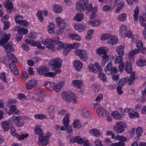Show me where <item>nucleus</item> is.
Instances as JSON below:
<instances>
[{
    "mask_svg": "<svg viewBox=\"0 0 146 146\" xmlns=\"http://www.w3.org/2000/svg\"><path fill=\"white\" fill-rule=\"evenodd\" d=\"M10 36L11 35L9 34L4 35V37L1 38L0 40V45L2 46L7 52L9 53L8 55L9 59L12 61V62L9 64V67L11 72L14 75L17 76L18 74V72L16 65L14 63H17V60L13 54L9 53L10 52H13L14 49L12 46V44L7 42L10 39Z\"/></svg>",
    "mask_w": 146,
    "mask_h": 146,
    "instance_id": "nucleus-1",
    "label": "nucleus"
},
{
    "mask_svg": "<svg viewBox=\"0 0 146 146\" xmlns=\"http://www.w3.org/2000/svg\"><path fill=\"white\" fill-rule=\"evenodd\" d=\"M62 61L59 58L51 59L49 63L50 66H52V70L56 72L60 73L61 72L60 68L61 66Z\"/></svg>",
    "mask_w": 146,
    "mask_h": 146,
    "instance_id": "nucleus-2",
    "label": "nucleus"
},
{
    "mask_svg": "<svg viewBox=\"0 0 146 146\" xmlns=\"http://www.w3.org/2000/svg\"><path fill=\"white\" fill-rule=\"evenodd\" d=\"M64 82L62 81L58 84L51 82H47L44 84L45 87L47 89L50 90L52 88L56 92H58L60 89L64 86Z\"/></svg>",
    "mask_w": 146,
    "mask_h": 146,
    "instance_id": "nucleus-3",
    "label": "nucleus"
},
{
    "mask_svg": "<svg viewBox=\"0 0 146 146\" xmlns=\"http://www.w3.org/2000/svg\"><path fill=\"white\" fill-rule=\"evenodd\" d=\"M37 71L40 75H43L45 76L49 77H54L56 74L59 73L56 72H48V69L46 67L38 69Z\"/></svg>",
    "mask_w": 146,
    "mask_h": 146,
    "instance_id": "nucleus-4",
    "label": "nucleus"
},
{
    "mask_svg": "<svg viewBox=\"0 0 146 146\" xmlns=\"http://www.w3.org/2000/svg\"><path fill=\"white\" fill-rule=\"evenodd\" d=\"M56 21L57 26L60 27V28L56 31V33L58 34H60L64 31V28L66 26V24L64 21L60 17L56 19Z\"/></svg>",
    "mask_w": 146,
    "mask_h": 146,
    "instance_id": "nucleus-5",
    "label": "nucleus"
},
{
    "mask_svg": "<svg viewBox=\"0 0 146 146\" xmlns=\"http://www.w3.org/2000/svg\"><path fill=\"white\" fill-rule=\"evenodd\" d=\"M116 124L117 126L114 127V129L117 133H121L125 131L124 128L127 127V124L122 121L117 122Z\"/></svg>",
    "mask_w": 146,
    "mask_h": 146,
    "instance_id": "nucleus-6",
    "label": "nucleus"
},
{
    "mask_svg": "<svg viewBox=\"0 0 146 146\" xmlns=\"http://www.w3.org/2000/svg\"><path fill=\"white\" fill-rule=\"evenodd\" d=\"M76 54L80 57L81 60L83 61H86L87 58V54L84 50L77 49L75 51Z\"/></svg>",
    "mask_w": 146,
    "mask_h": 146,
    "instance_id": "nucleus-7",
    "label": "nucleus"
},
{
    "mask_svg": "<svg viewBox=\"0 0 146 146\" xmlns=\"http://www.w3.org/2000/svg\"><path fill=\"white\" fill-rule=\"evenodd\" d=\"M88 4V0H83L82 3L78 2L76 4V9L77 11L81 12L82 10H84L87 9Z\"/></svg>",
    "mask_w": 146,
    "mask_h": 146,
    "instance_id": "nucleus-8",
    "label": "nucleus"
},
{
    "mask_svg": "<svg viewBox=\"0 0 146 146\" xmlns=\"http://www.w3.org/2000/svg\"><path fill=\"white\" fill-rule=\"evenodd\" d=\"M88 68L90 71L95 73L97 72V70L99 72L102 70L99 64L96 63H95L94 65L92 64L89 65Z\"/></svg>",
    "mask_w": 146,
    "mask_h": 146,
    "instance_id": "nucleus-9",
    "label": "nucleus"
},
{
    "mask_svg": "<svg viewBox=\"0 0 146 146\" xmlns=\"http://www.w3.org/2000/svg\"><path fill=\"white\" fill-rule=\"evenodd\" d=\"M69 117V114L68 113L66 114L62 122L63 125L60 128V129L61 131L66 130V128L68 125L70 121V120L68 119Z\"/></svg>",
    "mask_w": 146,
    "mask_h": 146,
    "instance_id": "nucleus-10",
    "label": "nucleus"
},
{
    "mask_svg": "<svg viewBox=\"0 0 146 146\" xmlns=\"http://www.w3.org/2000/svg\"><path fill=\"white\" fill-rule=\"evenodd\" d=\"M39 139L40 141L38 144L40 146L47 145L48 143L49 139L47 138L46 136H44L43 135L39 136Z\"/></svg>",
    "mask_w": 146,
    "mask_h": 146,
    "instance_id": "nucleus-11",
    "label": "nucleus"
},
{
    "mask_svg": "<svg viewBox=\"0 0 146 146\" xmlns=\"http://www.w3.org/2000/svg\"><path fill=\"white\" fill-rule=\"evenodd\" d=\"M42 43L44 45H47L46 47L48 48L51 49L52 50H54V45L55 44L54 41L50 39H46L43 41Z\"/></svg>",
    "mask_w": 146,
    "mask_h": 146,
    "instance_id": "nucleus-12",
    "label": "nucleus"
},
{
    "mask_svg": "<svg viewBox=\"0 0 146 146\" xmlns=\"http://www.w3.org/2000/svg\"><path fill=\"white\" fill-rule=\"evenodd\" d=\"M11 134L13 136H15L17 138L18 137L19 139H23L27 137L29 135L28 134H26L25 135H22L19 136L18 134L15 132L16 130L13 127H11Z\"/></svg>",
    "mask_w": 146,
    "mask_h": 146,
    "instance_id": "nucleus-13",
    "label": "nucleus"
},
{
    "mask_svg": "<svg viewBox=\"0 0 146 146\" xmlns=\"http://www.w3.org/2000/svg\"><path fill=\"white\" fill-rule=\"evenodd\" d=\"M96 112L98 115L102 117L107 116L108 113V112L102 107L97 108L96 110Z\"/></svg>",
    "mask_w": 146,
    "mask_h": 146,
    "instance_id": "nucleus-14",
    "label": "nucleus"
},
{
    "mask_svg": "<svg viewBox=\"0 0 146 146\" xmlns=\"http://www.w3.org/2000/svg\"><path fill=\"white\" fill-rule=\"evenodd\" d=\"M37 83L36 81L32 80L28 81L26 84V87L27 90H30L36 86Z\"/></svg>",
    "mask_w": 146,
    "mask_h": 146,
    "instance_id": "nucleus-15",
    "label": "nucleus"
},
{
    "mask_svg": "<svg viewBox=\"0 0 146 146\" xmlns=\"http://www.w3.org/2000/svg\"><path fill=\"white\" fill-rule=\"evenodd\" d=\"M126 82H128V84L129 86L132 85L134 83V80L135 78V73L133 72L131 73V75L129 78L125 77Z\"/></svg>",
    "mask_w": 146,
    "mask_h": 146,
    "instance_id": "nucleus-16",
    "label": "nucleus"
},
{
    "mask_svg": "<svg viewBox=\"0 0 146 146\" xmlns=\"http://www.w3.org/2000/svg\"><path fill=\"white\" fill-rule=\"evenodd\" d=\"M62 97L63 100L68 103H70L72 100V97L68 92H64L62 94Z\"/></svg>",
    "mask_w": 146,
    "mask_h": 146,
    "instance_id": "nucleus-17",
    "label": "nucleus"
},
{
    "mask_svg": "<svg viewBox=\"0 0 146 146\" xmlns=\"http://www.w3.org/2000/svg\"><path fill=\"white\" fill-rule=\"evenodd\" d=\"M119 0H115L114 2V5L115 7L118 5H120V6H119L118 8H116L115 10L116 13H118L119 12L120 10L124 6V3L123 2H120L119 3Z\"/></svg>",
    "mask_w": 146,
    "mask_h": 146,
    "instance_id": "nucleus-18",
    "label": "nucleus"
},
{
    "mask_svg": "<svg viewBox=\"0 0 146 146\" xmlns=\"http://www.w3.org/2000/svg\"><path fill=\"white\" fill-rule=\"evenodd\" d=\"M118 42L117 38L115 36L112 35L110 34V36L108 40V43L111 45L115 44Z\"/></svg>",
    "mask_w": 146,
    "mask_h": 146,
    "instance_id": "nucleus-19",
    "label": "nucleus"
},
{
    "mask_svg": "<svg viewBox=\"0 0 146 146\" xmlns=\"http://www.w3.org/2000/svg\"><path fill=\"white\" fill-rule=\"evenodd\" d=\"M73 63L74 68L77 71H79L80 69L82 68L83 64L80 60H75L74 61Z\"/></svg>",
    "mask_w": 146,
    "mask_h": 146,
    "instance_id": "nucleus-20",
    "label": "nucleus"
},
{
    "mask_svg": "<svg viewBox=\"0 0 146 146\" xmlns=\"http://www.w3.org/2000/svg\"><path fill=\"white\" fill-rule=\"evenodd\" d=\"M15 30L17 31L18 33L21 32L23 34H26L28 33V29L20 26H16Z\"/></svg>",
    "mask_w": 146,
    "mask_h": 146,
    "instance_id": "nucleus-21",
    "label": "nucleus"
},
{
    "mask_svg": "<svg viewBox=\"0 0 146 146\" xmlns=\"http://www.w3.org/2000/svg\"><path fill=\"white\" fill-rule=\"evenodd\" d=\"M89 133L91 135L96 137H98L101 134L100 131L95 128L91 129Z\"/></svg>",
    "mask_w": 146,
    "mask_h": 146,
    "instance_id": "nucleus-22",
    "label": "nucleus"
},
{
    "mask_svg": "<svg viewBox=\"0 0 146 146\" xmlns=\"http://www.w3.org/2000/svg\"><path fill=\"white\" fill-rule=\"evenodd\" d=\"M83 14L82 13H78L74 17L73 20L77 21H81L84 18Z\"/></svg>",
    "mask_w": 146,
    "mask_h": 146,
    "instance_id": "nucleus-23",
    "label": "nucleus"
},
{
    "mask_svg": "<svg viewBox=\"0 0 146 146\" xmlns=\"http://www.w3.org/2000/svg\"><path fill=\"white\" fill-rule=\"evenodd\" d=\"M41 126L40 125H37L35 129V133L36 134L42 135H43V133L42 130L41 128Z\"/></svg>",
    "mask_w": 146,
    "mask_h": 146,
    "instance_id": "nucleus-24",
    "label": "nucleus"
},
{
    "mask_svg": "<svg viewBox=\"0 0 146 146\" xmlns=\"http://www.w3.org/2000/svg\"><path fill=\"white\" fill-rule=\"evenodd\" d=\"M126 72L128 74H131L132 72V69L131 65L128 62H126L125 65V68Z\"/></svg>",
    "mask_w": 146,
    "mask_h": 146,
    "instance_id": "nucleus-25",
    "label": "nucleus"
},
{
    "mask_svg": "<svg viewBox=\"0 0 146 146\" xmlns=\"http://www.w3.org/2000/svg\"><path fill=\"white\" fill-rule=\"evenodd\" d=\"M102 59L101 64L102 66H104L106 64V63L108 61L109 58L107 53L103 55L102 56Z\"/></svg>",
    "mask_w": 146,
    "mask_h": 146,
    "instance_id": "nucleus-26",
    "label": "nucleus"
},
{
    "mask_svg": "<svg viewBox=\"0 0 146 146\" xmlns=\"http://www.w3.org/2000/svg\"><path fill=\"white\" fill-rule=\"evenodd\" d=\"M75 86L77 88H79L82 85L83 81L82 80H75L72 81Z\"/></svg>",
    "mask_w": 146,
    "mask_h": 146,
    "instance_id": "nucleus-27",
    "label": "nucleus"
},
{
    "mask_svg": "<svg viewBox=\"0 0 146 146\" xmlns=\"http://www.w3.org/2000/svg\"><path fill=\"white\" fill-rule=\"evenodd\" d=\"M97 53L99 55H104L107 53L108 51L106 47H101L97 49Z\"/></svg>",
    "mask_w": 146,
    "mask_h": 146,
    "instance_id": "nucleus-28",
    "label": "nucleus"
},
{
    "mask_svg": "<svg viewBox=\"0 0 146 146\" xmlns=\"http://www.w3.org/2000/svg\"><path fill=\"white\" fill-rule=\"evenodd\" d=\"M4 5L8 9L10 10L12 9L13 8V5L12 3L9 0H7L6 1Z\"/></svg>",
    "mask_w": 146,
    "mask_h": 146,
    "instance_id": "nucleus-29",
    "label": "nucleus"
},
{
    "mask_svg": "<svg viewBox=\"0 0 146 146\" xmlns=\"http://www.w3.org/2000/svg\"><path fill=\"white\" fill-rule=\"evenodd\" d=\"M111 114L115 119L120 120L122 118V115L117 111L112 112Z\"/></svg>",
    "mask_w": 146,
    "mask_h": 146,
    "instance_id": "nucleus-30",
    "label": "nucleus"
},
{
    "mask_svg": "<svg viewBox=\"0 0 146 146\" xmlns=\"http://www.w3.org/2000/svg\"><path fill=\"white\" fill-rule=\"evenodd\" d=\"M75 28L79 31H83L85 29L86 27L83 25L77 24L74 25Z\"/></svg>",
    "mask_w": 146,
    "mask_h": 146,
    "instance_id": "nucleus-31",
    "label": "nucleus"
},
{
    "mask_svg": "<svg viewBox=\"0 0 146 146\" xmlns=\"http://www.w3.org/2000/svg\"><path fill=\"white\" fill-rule=\"evenodd\" d=\"M116 51L119 55L122 56L124 55V48L122 46H118L117 48Z\"/></svg>",
    "mask_w": 146,
    "mask_h": 146,
    "instance_id": "nucleus-32",
    "label": "nucleus"
},
{
    "mask_svg": "<svg viewBox=\"0 0 146 146\" xmlns=\"http://www.w3.org/2000/svg\"><path fill=\"white\" fill-rule=\"evenodd\" d=\"M81 114L84 117L87 118L90 116V113L87 110L85 109L82 110Z\"/></svg>",
    "mask_w": 146,
    "mask_h": 146,
    "instance_id": "nucleus-33",
    "label": "nucleus"
},
{
    "mask_svg": "<svg viewBox=\"0 0 146 146\" xmlns=\"http://www.w3.org/2000/svg\"><path fill=\"white\" fill-rule=\"evenodd\" d=\"M132 32L129 31L126 33L125 36L129 38H131V41L132 42H133L136 41V40L135 39L134 35H132Z\"/></svg>",
    "mask_w": 146,
    "mask_h": 146,
    "instance_id": "nucleus-34",
    "label": "nucleus"
},
{
    "mask_svg": "<svg viewBox=\"0 0 146 146\" xmlns=\"http://www.w3.org/2000/svg\"><path fill=\"white\" fill-rule=\"evenodd\" d=\"M2 125L4 131H7L9 129V127L10 125L8 122L5 121L2 122Z\"/></svg>",
    "mask_w": 146,
    "mask_h": 146,
    "instance_id": "nucleus-35",
    "label": "nucleus"
},
{
    "mask_svg": "<svg viewBox=\"0 0 146 146\" xmlns=\"http://www.w3.org/2000/svg\"><path fill=\"white\" fill-rule=\"evenodd\" d=\"M54 27L55 25L52 23H49L48 27V32L49 33L52 34L54 33Z\"/></svg>",
    "mask_w": 146,
    "mask_h": 146,
    "instance_id": "nucleus-36",
    "label": "nucleus"
},
{
    "mask_svg": "<svg viewBox=\"0 0 146 146\" xmlns=\"http://www.w3.org/2000/svg\"><path fill=\"white\" fill-rule=\"evenodd\" d=\"M127 27L126 26L124 25H122L120 29V33L121 36L123 37H125L126 33V30Z\"/></svg>",
    "mask_w": 146,
    "mask_h": 146,
    "instance_id": "nucleus-37",
    "label": "nucleus"
},
{
    "mask_svg": "<svg viewBox=\"0 0 146 146\" xmlns=\"http://www.w3.org/2000/svg\"><path fill=\"white\" fill-rule=\"evenodd\" d=\"M80 45V44L76 42L74 43H72V44H67L66 49H71L73 48H76L77 47L79 46Z\"/></svg>",
    "mask_w": 146,
    "mask_h": 146,
    "instance_id": "nucleus-38",
    "label": "nucleus"
},
{
    "mask_svg": "<svg viewBox=\"0 0 146 146\" xmlns=\"http://www.w3.org/2000/svg\"><path fill=\"white\" fill-rule=\"evenodd\" d=\"M53 10L56 13H60L62 10V8L60 6L56 4L54 6Z\"/></svg>",
    "mask_w": 146,
    "mask_h": 146,
    "instance_id": "nucleus-39",
    "label": "nucleus"
},
{
    "mask_svg": "<svg viewBox=\"0 0 146 146\" xmlns=\"http://www.w3.org/2000/svg\"><path fill=\"white\" fill-rule=\"evenodd\" d=\"M100 23V21L99 20H95L94 21H90L88 22L89 25H91L92 26H97Z\"/></svg>",
    "mask_w": 146,
    "mask_h": 146,
    "instance_id": "nucleus-40",
    "label": "nucleus"
},
{
    "mask_svg": "<svg viewBox=\"0 0 146 146\" xmlns=\"http://www.w3.org/2000/svg\"><path fill=\"white\" fill-rule=\"evenodd\" d=\"M55 46H56V47H57V46H58L59 48L57 49L60 50L63 48L64 49H66L67 48L66 46H67V44H66L65 46H64V44L62 42L59 41L58 42L57 44H55Z\"/></svg>",
    "mask_w": 146,
    "mask_h": 146,
    "instance_id": "nucleus-41",
    "label": "nucleus"
},
{
    "mask_svg": "<svg viewBox=\"0 0 146 146\" xmlns=\"http://www.w3.org/2000/svg\"><path fill=\"white\" fill-rule=\"evenodd\" d=\"M139 8L138 7H137L134 10L133 15L134 20L135 21H138V17L139 15Z\"/></svg>",
    "mask_w": 146,
    "mask_h": 146,
    "instance_id": "nucleus-42",
    "label": "nucleus"
},
{
    "mask_svg": "<svg viewBox=\"0 0 146 146\" xmlns=\"http://www.w3.org/2000/svg\"><path fill=\"white\" fill-rule=\"evenodd\" d=\"M126 15L125 13L121 14L117 18V20L121 22H123L126 20Z\"/></svg>",
    "mask_w": 146,
    "mask_h": 146,
    "instance_id": "nucleus-43",
    "label": "nucleus"
},
{
    "mask_svg": "<svg viewBox=\"0 0 146 146\" xmlns=\"http://www.w3.org/2000/svg\"><path fill=\"white\" fill-rule=\"evenodd\" d=\"M137 65L139 66H143L146 65V60L143 59H140L137 61Z\"/></svg>",
    "mask_w": 146,
    "mask_h": 146,
    "instance_id": "nucleus-44",
    "label": "nucleus"
},
{
    "mask_svg": "<svg viewBox=\"0 0 146 146\" xmlns=\"http://www.w3.org/2000/svg\"><path fill=\"white\" fill-rule=\"evenodd\" d=\"M122 56L119 55L115 58L114 62L115 64H119L123 62V57Z\"/></svg>",
    "mask_w": 146,
    "mask_h": 146,
    "instance_id": "nucleus-45",
    "label": "nucleus"
},
{
    "mask_svg": "<svg viewBox=\"0 0 146 146\" xmlns=\"http://www.w3.org/2000/svg\"><path fill=\"white\" fill-rule=\"evenodd\" d=\"M94 32V30L93 29L89 30L88 31L87 34L85 37L86 39L87 40H90L92 37Z\"/></svg>",
    "mask_w": 146,
    "mask_h": 146,
    "instance_id": "nucleus-46",
    "label": "nucleus"
},
{
    "mask_svg": "<svg viewBox=\"0 0 146 146\" xmlns=\"http://www.w3.org/2000/svg\"><path fill=\"white\" fill-rule=\"evenodd\" d=\"M8 111V113L9 115H10L13 113L14 112H15L16 108V106L14 105H11Z\"/></svg>",
    "mask_w": 146,
    "mask_h": 146,
    "instance_id": "nucleus-47",
    "label": "nucleus"
},
{
    "mask_svg": "<svg viewBox=\"0 0 146 146\" xmlns=\"http://www.w3.org/2000/svg\"><path fill=\"white\" fill-rule=\"evenodd\" d=\"M126 78H124L120 80L117 83V86L122 87L123 85L126 83Z\"/></svg>",
    "mask_w": 146,
    "mask_h": 146,
    "instance_id": "nucleus-48",
    "label": "nucleus"
},
{
    "mask_svg": "<svg viewBox=\"0 0 146 146\" xmlns=\"http://www.w3.org/2000/svg\"><path fill=\"white\" fill-rule=\"evenodd\" d=\"M99 78L103 82H106L107 80V78L105 74L103 73H100L98 75Z\"/></svg>",
    "mask_w": 146,
    "mask_h": 146,
    "instance_id": "nucleus-49",
    "label": "nucleus"
},
{
    "mask_svg": "<svg viewBox=\"0 0 146 146\" xmlns=\"http://www.w3.org/2000/svg\"><path fill=\"white\" fill-rule=\"evenodd\" d=\"M37 16L41 22L43 21L44 20V17L43 16L42 12V11H38V12L37 14Z\"/></svg>",
    "mask_w": 146,
    "mask_h": 146,
    "instance_id": "nucleus-50",
    "label": "nucleus"
},
{
    "mask_svg": "<svg viewBox=\"0 0 146 146\" xmlns=\"http://www.w3.org/2000/svg\"><path fill=\"white\" fill-rule=\"evenodd\" d=\"M143 128L141 127H139L136 129V133L137 137H140L142 132Z\"/></svg>",
    "mask_w": 146,
    "mask_h": 146,
    "instance_id": "nucleus-51",
    "label": "nucleus"
},
{
    "mask_svg": "<svg viewBox=\"0 0 146 146\" xmlns=\"http://www.w3.org/2000/svg\"><path fill=\"white\" fill-rule=\"evenodd\" d=\"M0 78L4 82H6L7 81L6 76L5 73L3 72L1 73H0Z\"/></svg>",
    "mask_w": 146,
    "mask_h": 146,
    "instance_id": "nucleus-52",
    "label": "nucleus"
},
{
    "mask_svg": "<svg viewBox=\"0 0 146 146\" xmlns=\"http://www.w3.org/2000/svg\"><path fill=\"white\" fill-rule=\"evenodd\" d=\"M138 52H139V50L138 49H135V50H131L129 53V56L131 57Z\"/></svg>",
    "mask_w": 146,
    "mask_h": 146,
    "instance_id": "nucleus-53",
    "label": "nucleus"
},
{
    "mask_svg": "<svg viewBox=\"0 0 146 146\" xmlns=\"http://www.w3.org/2000/svg\"><path fill=\"white\" fill-rule=\"evenodd\" d=\"M115 139L119 141H125L127 140V139L126 137L120 135H118L115 137Z\"/></svg>",
    "mask_w": 146,
    "mask_h": 146,
    "instance_id": "nucleus-54",
    "label": "nucleus"
},
{
    "mask_svg": "<svg viewBox=\"0 0 146 146\" xmlns=\"http://www.w3.org/2000/svg\"><path fill=\"white\" fill-rule=\"evenodd\" d=\"M110 36V34H104L101 36V39L103 40H104L109 39V37Z\"/></svg>",
    "mask_w": 146,
    "mask_h": 146,
    "instance_id": "nucleus-55",
    "label": "nucleus"
},
{
    "mask_svg": "<svg viewBox=\"0 0 146 146\" xmlns=\"http://www.w3.org/2000/svg\"><path fill=\"white\" fill-rule=\"evenodd\" d=\"M75 142L79 144H81L83 141V139L79 136L75 137Z\"/></svg>",
    "mask_w": 146,
    "mask_h": 146,
    "instance_id": "nucleus-56",
    "label": "nucleus"
},
{
    "mask_svg": "<svg viewBox=\"0 0 146 146\" xmlns=\"http://www.w3.org/2000/svg\"><path fill=\"white\" fill-rule=\"evenodd\" d=\"M23 17L22 16L19 15L15 17V20L17 23L19 24V23L23 20Z\"/></svg>",
    "mask_w": 146,
    "mask_h": 146,
    "instance_id": "nucleus-57",
    "label": "nucleus"
},
{
    "mask_svg": "<svg viewBox=\"0 0 146 146\" xmlns=\"http://www.w3.org/2000/svg\"><path fill=\"white\" fill-rule=\"evenodd\" d=\"M143 44L142 42L140 40L138 41L136 43V46L137 49H136L139 50L143 47Z\"/></svg>",
    "mask_w": 146,
    "mask_h": 146,
    "instance_id": "nucleus-58",
    "label": "nucleus"
},
{
    "mask_svg": "<svg viewBox=\"0 0 146 146\" xmlns=\"http://www.w3.org/2000/svg\"><path fill=\"white\" fill-rule=\"evenodd\" d=\"M74 128H79L80 127L79 121L78 120H75L73 123Z\"/></svg>",
    "mask_w": 146,
    "mask_h": 146,
    "instance_id": "nucleus-59",
    "label": "nucleus"
},
{
    "mask_svg": "<svg viewBox=\"0 0 146 146\" xmlns=\"http://www.w3.org/2000/svg\"><path fill=\"white\" fill-rule=\"evenodd\" d=\"M110 146H125L124 143L119 142H118L113 143L111 144Z\"/></svg>",
    "mask_w": 146,
    "mask_h": 146,
    "instance_id": "nucleus-60",
    "label": "nucleus"
},
{
    "mask_svg": "<svg viewBox=\"0 0 146 146\" xmlns=\"http://www.w3.org/2000/svg\"><path fill=\"white\" fill-rule=\"evenodd\" d=\"M35 117L37 119H42L46 118L45 116L43 114H36L35 115Z\"/></svg>",
    "mask_w": 146,
    "mask_h": 146,
    "instance_id": "nucleus-61",
    "label": "nucleus"
},
{
    "mask_svg": "<svg viewBox=\"0 0 146 146\" xmlns=\"http://www.w3.org/2000/svg\"><path fill=\"white\" fill-rule=\"evenodd\" d=\"M119 68L120 72H122L124 70V63L123 62L119 64Z\"/></svg>",
    "mask_w": 146,
    "mask_h": 146,
    "instance_id": "nucleus-62",
    "label": "nucleus"
},
{
    "mask_svg": "<svg viewBox=\"0 0 146 146\" xmlns=\"http://www.w3.org/2000/svg\"><path fill=\"white\" fill-rule=\"evenodd\" d=\"M112 66V65L111 63L110 62L108 63L104 69L105 71L106 72L107 70L109 71L111 69Z\"/></svg>",
    "mask_w": 146,
    "mask_h": 146,
    "instance_id": "nucleus-63",
    "label": "nucleus"
},
{
    "mask_svg": "<svg viewBox=\"0 0 146 146\" xmlns=\"http://www.w3.org/2000/svg\"><path fill=\"white\" fill-rule=\"evenodd\" d=\"M4 27L3 29L4 30H6L8 29L10 25L8 21H5L4 22Z\"/></svg>",
    "mask_w": 146,
    "mask_h": 146,
    "instance_id": "nucleus-64",
    "label": "nucleus"
}]
</instances>
